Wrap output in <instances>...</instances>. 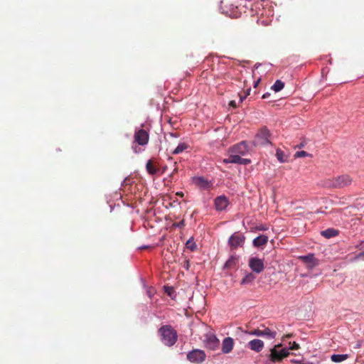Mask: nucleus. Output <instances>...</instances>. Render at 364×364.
I'll use <instances>...</instances> for the list:
<instances>
[{
  "instance_id": "nucleus-32",
  "label": "nucleus",
  "mask_w": 364,
  "mask_h": 364,
  "mask_svg": "<svg viewBox=\"0 0 364 364\" xmlns=\"http://www.w3.org/2000/svg\"><path fill=\"white\" fill-rule=\"evenodd\" d=\"M239 95H240V100L241 102L247 97V95H245V94L242 95L240 93Z\"/></svg>"
},
{
  "instance_id": "nucleus-41",
  "label": "nucleus",
  "mask_w": 364,
  "mask_h": 364,
  "mask_svg": "<svg viewBox=\"0 0 364 364\" xmlns=\"http://www.w3.org/2000/svg\"><path fill=\"white\" fill-rule=\"evenodd\" d=\"M172 291V288H168V291H167V293L168 295H171V291Z\"/></svg>"
},
{
  "instance_id": "nucleus-7",
  "label": "nucleus",
  "mask_w": 364,
  "mask_h": 364,
  "mask_svg": "<svg viewBox=\"0 0 364 364\" xmlns=\"http://www.w3.org/2000/svg\"><path fill=\"white\" fill-rule=\"evenodd\" d=\"M149 140V133L143 129H136L134 134V142L144 146L148 144Z\"/></svg>"
},
{
  "instance_id": "nucleus-16",
  "label": "nucleus",
  "mask_w": 364,
  "mask_h": 364,
  "mask_svg": "<svg viewBox=\"0 0 364 364\" xmlns=\"http://www.w3.org/2000/svg\"><path fill=\"white\" fill-rule=\"evenodd\" d=\"M222 4L225 8H229V10H228L226 12H230V14L232 15H236L237 9L238 8V6L237 4V1L234 0H223L221 1Z\"/></svg>"
},
{
  "instance_id": "nucleus-30",
  "label": "nucleus",
  "mask_w": 364,
  "mask_h": 364,
  "mask_svg": "<svg viewBox=\"0 0 364 364\" xmlns=\"http://www.w3.org/2000/svg\"><path fill=\"white\" fill-rule=\"evenodd\" d=\"M289 344L291 345L290 347L288 348V349H289V350H298L300 348L299 345L297 343H296L295 341H294L293 343H289Z\"/></svg>"
},
{
  "instance_id": "nucleus-8",
  "label": "nucleus",
  "mask_w": 364,
  "mask_h": 364,
  "mask_svg": "<svg viewBox=\"0 0 364 364\" xmlns=\"http://www.w3.org/2000/svg\"><path fill=\"white\" fill-rule=\"evenodd\" d=\"M206 358L205 353L203 350L199 349H194L187 354V359L193 363H201Z\"/></svg>"
},
{
  "instance_id": "nucleus-29",
  "label": "nucleus",
  "mask_w": 364,
  "mask_h": 364,
  "mask_svg": "<svg viewBox=\"0 0 364 364\" xmlns=\"http://www.w3.org/2000/svg\"><path fill=\"white\" fill-rule=\"evenodd\" d=\"M309 154L305 151H296L294 154V157L295 158H300V157H305V156H309Z\"/></svg>"
},
{
  "instance_id": "nucleus-12",
  "label": "nucleus",
  "mask_w": 364,
  "mask_h": 364,
  "mask_svg": "<svg viewBox=\"0 0 364 364\" xmlns=\"http://www.w3.org/2000/svg\"><path fill=\"white\" fill-rule=\"evenodd\" d=\"M146 170L149 175L154 176L159 173L161 166L156 159H151L146 164Z\"/></svg>"
},
{
  "instance_id": "nucleus-22",
  "label": "nucleus",
  "mask_w": 364,
  "mask_h": 364,
  "mask_svg": "<svg viewBox=\"0 0 364 364\" xmlns=\"http://www.w3.org/2000/svg\"><path fill=\"white\" fill-rule=\"evenodd\" d=\"M348 358V355L347 354H333L331 356V360L335 363H340L346 360Z\"/></svg>"
},
{
  "instance_id": "nucleus-10",
  "label": "nucleus",
  "mask_w": 364,
  "mask_h": 364,
  "mask_svg": "<svg viewBox=\"0 0 364 364\" xmlns=\"http://www.w3.org/2000/svg\"><path fill=\"white\" fill-rule=\"evenodd\" d=\"M240 155L241 154L230 153V156L228 159H225L223 162L225 164H237L242 165H247L251 163L250 159L242 158Z\"/></svg>"
},
{
  "instance_id": "nucleus-39",
  "label": "nucleus",
  "mask_w": 364,
  "mask_h": 364,
  "mask_svg": "<svg viewBox=\"0 0 364 364\" xmlns=\"http://www.w3.org/2000/svg\"><path fill=\"white\" fill-rule=\"evenodd\" d=\"M269 95H270V94H269V93H268V92H267V93H265V94H264V95H263L262 98H263V99H266V98H267Z\"/></svg>"
},
{
  "instance_id": "nucleus-33",
  "label": "nucleus",
  "mask_w": 364,
  "mask_h": 364,
  "mask_svg": "<svg viewBox=\"0 0 364 364\" xmlns=\"http://www.w3.org/2000/svg\"><path fill=\"white\" fill-rule=\"evenodd\" d=\"M167 170V166H162L161 167V170H160V173H164Z\"/></svg>"
},
{
  "instance_id": "nucleus-27",
  "label": "nucleus",
  "mask_w": 364,
  "mask_h": 364,
  "mask_svg": "<svg viewBox=\"0 0 364 364\" xmlns=\"http://www.w3.org/2000/svg\"><path fill=\"white\" fill-rule=\"evenodd\" d=\"M186 247L187 249L194 251L196 249L197 245L193 239H189L186 243Z\"/></svg>"
},
{
  "instance_id": "nucleus-21",
  "label": "nucleus",
  "mask_w": 364,
  "mask_h": 364,
  "mask_svg": "<svg viewBox=\"0 0 364 364\" xmlns=\"http://www.w3.org/2000/svg\"><path fill=\"white\" fill-rule=\"evenodd\" d=\"M321 234L326 238H330L336 236L338 234V231L333 228H328L322 231Z\"/></svg>"
},
{
  "instance_id": "nucleus-6",
  "label": "nucleus",
  "mask_w": 364,
  "mask_h": 364,
  "mask_svg": "<svg viewBox=\"0 0 364 364\" xmlns=\"http://www.w3.org/2000/svg\"><path fill=\"white\" fill-rule=\"evenodd\" d=\"M203 342L205 346L212 350H216L220 346L219 339L210 331L204 335Z\"/></svg>"
},
{
  "instance_id": "nucleus-11",
  "label": "nucleus",
  "mask_w": 364,
  "mask_h": 364,
  "mask_svg": "<svg viewBox=\"0 0 364 364\" xmlns=\"http://www.w3.org/2000/svg\"><path fill=\"white\" fill-rule=\"evenodd\" d=\"M245 236L239 232H235L229 239V245L232 249L242 246L245 242Z\"/></svg>"
},
{
  "instance_id": "nucleus-13",
  "label": "nucleus",
  "mask_w": 364,
  "mask_h": 364,
  "mask_svg": "<svg viewBox=\"0 0 364 364\" xmlns=\"http://www.w3.org/2000/svg\"><path fill=\"white\" fill-rule=\"evenodd\" d=\"M249 266L251 269L256 273L262 272L264 268L263 260L257 257L250 258L249 260Z\"/></svg>"
},
{
  "instance_id": "nucleus-18",
  "label": "nucleus",
  "mask_w": 364,
  "mask_h": 364,
  "mask_svg": "<svg viewBox=\"0 0 364 364\" xmlns=\"http://www.w3.org/2000/svg\"><path fill=\"white\" fill-rule=\"evenodd\" d=\"M247 346L252 350L259 353L264 348V342L259 339H253L247 343Z\"/></svg>"
},
{
  "instance_id": "nucleus-20",
  "label": "nucleus",
  "mask_w": 364,
  "mask_h": 364,
  "mask_svg": "<svg viewBox=\"0 0 364 364\" xmlns=\"http://www.w3.org/2000/svg\"><path fill=\"white\" fill-rule=\"evenodd\" d=\"M268 242V237L264 235H259L254 239L253 245L255 247H261L267 244Z\"/></svg>"
},
{
  "instance_id": "nucleus-15",
  "label": "nucleus",
  "mask_w": 364,
  "mask_h": 364,
  "mask_svg": "<svg viewBox=\"0 0 364 364\" xmlns=\"http://www.w3.org/2000/svg\"><path fill=\"white\" fill-rule=\"evenodd\" d=\"M299 259L306 264L309 269H313L318 264V260L312 254L301 256L299 257Z\"/></svg>"
},
{
  "instance_id": "nucleus-40",
  "label": "nucleus",
  "mask_w": 364,
  "mask_h": 364,
  "mask_svg": "<svg viewBox=\"0 0 364 364\" xmlns=\"http://www.w3.org/2000/svg\"><path fill=\"white\" fill-rule=\"evenodd\" d=\"M230 105L232 106V107H235L236 106L235 102V101H230Z\"/></svg>"
},
{
  "instance_id": "nucleus-26",
  "label": "nucleus",
  "mask_w": 364,
  "mask_h": 364,
  "mask_svg": "<svg viewBox=\"0 0 364 364\" xmlns=\"http://www.w3.org/2000/svg\"><path fill=\"white\" fill-rule=\"evenodd\" d=\"M188 146L186 143H181L173 151V154H178L186 150Z\"/></svg>"
},
{
  "instance_id": "nucleus-25",
  "label": "nucleus",
  "mask_w": 364,
  "mask_h": 364,
  "mask_svg": "<svg viewBox=\"0 0 364 364\" xmlns=\"http://www.w3.org/2000/svg\"><path fill=\"white\" fill-rule=\"evenodd\" d=\"M284 87V83L279 80H276V82H274V84L272 86V89L273 90H274L275 92H279L280 90H282Z\"/></svg>"
},
{
  "instance_id": "nucleus-34",
  "label": "nucleus",
  "mask_w": 364,
  "mask_h": 364,
  "mask_svg": "<svg viewBox=\"0 0 364 364\" xmlns=\"http://www.w3.org/2000/svg\"><path fill=\"white\" fill-rule=\"evenodd\" d=\"M291 337H292V334L291 333H289V334H287V335L284 336L283 338H282V340L285 341L287 338H290Z\"/></svg>"
},
{
  "instance_id": "nucleus-31",
  "label": "nucleus",
  "mask_w": 364,
  "mask_h": 364,
  "mask_svg": "<svg viewBox=\"0 0 364 364\" xmlns=\"http://www.w3.org/2000/svg\"><path fill=\"white\" fill-rule=\"evenodd\" d=\"M174 166L175 168L171 173V176L178 172L177 162H174Z\"/></svg>"
},
{
  "instance_id": "nucleus-9",
  "label": "nucleus",
  "mask_w": 364,
  "mask_h": 364,
  "mask_svg": "<svg viewBox=\"0 0 364 364\" xmlns=\"http://www.w3.org/2000/svg\"><path fill=\"white\" fill-rule=\"evenodd\" d=\"M250 148L245 141H240V143L231 146L229 151L232 154H241L242 156L246 155Z\"/></svg>"
},
{
  "instance_id": "nucleus-17",
  "label": "nucleus",
  "mask_w": 364,
  "mask_h": 364,
  "mask_svg": "<svg viewBox=\"0 0 364 364\" xmlns=\"http://www.w3.org/2000/svg\"><path fill=\"white\" fill-rule=\"evenodd\" d=\"M234 344V340L232 338H225L222 343V352L225 354L230 353L233 348Z\"/></svg>"
},
{
  "instance_id": "nucleus-28",
  "label": "nucleus",
  "mask_w": 364,
  "mask_h": 364,
  "mask_svg": "<svg viewBox=\"0 0 364 364\" xmlns=\"http://www.w3.org/2000/svg\"><path fill=\"white\" fill-rule=\"evenodd\" d=\"M357 248L362 250V252L358 255L357 257H364V241H362L358 245H357Z\"/></svg>"
},
{
  "instance_id": "nucleus-1",
  "label": "nucleus",
  "mask_w": 364,
  "mask_h": 364,
  "mask_svg": "<svg viewBox=\"0 0 364 364\" xmlns=\"http://www.w3.org/2000/svg\"><path fill=\"white\" fill-rule=\"evenodd\" d=\"M159 333L161 336L162 343L166 346H173L177 341V332L170 325L162 326L159 329Z\"/></svg>"
},
{
  "instance_id": "nucleus-37",
  "label": "nucleus",
  "mask_w": 364,
  "mask_h": 364,
  "mask_svg": "<svg viewBox=\"0 0 364 364\" xmlns=\"http://www.w3.org/2000/svg\"><path fill=\"white\" fill-rule=\"evenodd\" d=\"M176 196H179V197H181V198H182V197H183V196H184V193H183V192H181V191H180V192H177V193H176Z\"/></svg>"
},
{
  "instance_id": "nucleus-3",
  "label": "nucleus",
  "mask_w": 364,
  "mask_h": 364,
  "mask_svg": "<svg viewBox=\"0 0 364 364\" xmlns=\"http://www.w3.org/2000/svg\"><path fill=\"white\" fill-rule=\"evenodd\" d=\"M352 181V178L348 175H342L328 180L326 185L333 188H343L349 186Z\"/></svg>"
},
{
  "instance_id": "nucleus-23",
  "label": "nucleus",
  "mask_w": 364,
  "mask_h": 364,
  "mask_svg": "<svg viewBox=\"0 0 364 364\" xmlns=\"http://www.w3.org/2000/svg\"><path fill=\"white\" fill-rule=\"evenodd\" d=\"M255 279V276L252 273H247L240 282L241 285L251 283Z\"/></svg>"
},
{
  "instance_id": "nucleus-14",
  "label": "nucleus",
  "mask_w": 364,
  "mask_h": 364,
  "mask_svg": "<svg viewBox=\"0 0 364 364\" xmlns=\"http://www.w3.org/2000/svg\"><path fill=\"white\" fill-rule=\"evenodd\" d=\"M229 200L225 196H220L215 198L214 205L217 210H224L228 205Z\"/></svg>"
},
{
  "instance_id": "nucleus-36",
  "label": "nucleus",
  "mask_w": 364,
  "mask_h": 364,
  "mask_svg": "<svg viewBox=\"0 0 364 364\" xmlns=\"http://www.w3.org/2000/svg\"><path fill=\"white\" fill-rule=\"evenodd\" d=\"M282 346L281 343L275 345L272 348L280 350L279 348Z\"/></svg>"
},
{
  "instance_id": "nucleus-19",
  "label": "nucleus",
  "mask_w": 364,
  "mask_h": 364,
  "mask_svg": "<svg viewBox=\"0 0 364 364\" xmlns=\"http://www.w3.org/2000/svg\"><path fill=\"white\" fill-rule=\"evenodd\" d=\"M193 181L197 186L204 190L210 188L212 186V183L203 177H195Z\"/></svg>"
},
{
  "instance_id": "nucleus-38",
  "label": "nucleus",
  "mask_w": 364,
  "mask_h": 364,
  "mask_svg": "<svg viewBox=\"0 0 364 364\" xmlns=\"http://www.w3.org/2000/svg\"><path fill=\"white\" fill-rule=\"evenodd\" d=\"M259 82H260V78H259L257 81L255 82L254 87H256L257 86V85L259 83Z\"/></svg>"
},
{
  "instance_id": "nucleus-35",
  "label": "nucleus",
  "mask_w": 364,
  "mask_h": 364,
  "mask_svg": "<svg viewBox=\"0 0 364 364\" xmlns=\"http://www.w3.org/2000/svg\"><path fill=\"white\" fill-rule=\"evenodd\" d=\"M250 91H251V88L249 87V88L247 89L246 91H244V94L247 95V96H248L250 95Z\"/></svg>"
},
{
  "instance_id": "nucleus-4",
  "label": "nucleus",
  "mask_w": 364,
  "mask_h": 364,
  "mask_svg": "<svg viewBox=\"0 0 364 364\" xmlns=\"http://www.w3.org/2000/svg\"><path fill=\"white\" fill-rule=\"evenodd\" d=\"M250 335L256 336H262L267 338L272 339L277 336V331L267 327L264 325H261L258 328L254 329L248 332Z\"/></svg>"
},
{
  "instance_id": "nucleus-24",
  "label": "nucleus",
  "mask_w": 364,
  "mask_h": 364,
  "mask_svg": "<svg viewBox=\"0 0 364 364\" xmlns=\"http://www.w3.org/2000/svg\"><path fill=\"white\" fill-rule=\"evenodd\" d=\"M276 156L279 161H280L281 163L287 161V156H286L284 152L279 149H277Z\"/></svg>"
},
{
  "instance_id": "nucleus-2",
  "label": "nucleus",
  "mask_w": 364,
  "mask_h": 364,
  "mask_svg": "<svg viewBox=\"0 0 364 364\" xmlns=\"http://www.w3.org/2000/svg\"><path fill=\"white\" fill-rule=\"evenodd\" d=\"M272 134L270 131L266 127H262L255 136V139L253 141L255 146H267L271 144Z\"/></svg>"
},
{
  "instance_id": "nucleus-5",
  "label": "nucleus",
  "mask_w": 364,
  "mask_h": 364,
  "mask_svg": "<svg viewBox=\"0 0 364 364\" xmlns=\"http://www.w3.org/2000/svg\"><path fill=\"white\" fill-rule=\"evenodd\" d=\"M289 355V349L287 348L281 350L271 348L270 353L268 355L269 360L272 363H280L282 360Z\"/></svg>"
},
{
  "instance_id": "nucleus-42",
  "label": "nucleus",
  "mask_w": 364,
  "mask_h": 364,
  "mask_svg": "<svg viewBox=\"0 0 364 364\" xmlns=\"http://www.w3.org/2000/svg\"><path fill=\"white\" fill-rule=\"evenodd\" d=\"M186 269H188V267H189L188 262V261H186Z\"/></svg>"
}]
</instances>
